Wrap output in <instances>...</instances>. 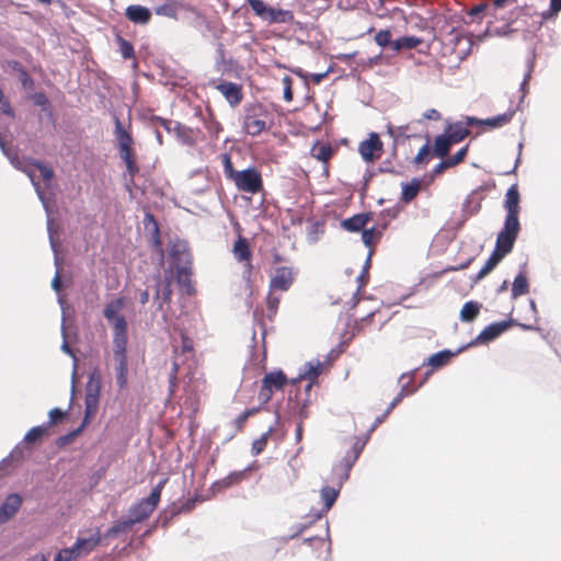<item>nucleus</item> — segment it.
Masks as SVG:
<instances>
[{
    "mask_svg": "<svg viewBox=\"0 0 561 561\" xmlns=\"http://www.w3.org/2000/svg\"><path fill=\"white\" fill-rule=\"evenodd\" d=\"M514 114H515L514 111H510V112H506V113H503V114H500L497 116L486 118V119L469 118L468 123L470 125H472V124L484 125V126L490 127L491 129H495V128H501V127L507 125L512 121Z\"/></svg>",
    "mask_w": 561,
    "mask_h": 561,
    "instance_id": "16",
    "label": "nucleus"
},
{
    "mask_svg": "<svg viewBox=\"0 0 561 561\" xmlns=\"http://www.w3.org/2000/svg\"><path fill=\"white\" fill-rule=\"evenodd\" d=\"M124 308L123 298H117L115 300L110 301L103 311V314L107 321H112L116 317L121 316L119 311Z\"/></svg>",
    "mask_w": 561,
    "mask_h": 561,
    "instance_id": "37",
    "label": "nucleus"
},
{
    "mask_svg": "<svg viewBox=\"0 0 561 561\" xmlns=\"http://www.w3.org/2000/svg\"><path fill=\"white\" fill-rule=\"evenodd\" d=\"M31 165L35 168L37 171H39L41 176L47 184L50 183V181L54 178V170L50 167L39 161H33Z\"/></svg>",
    "mask_w": 561,
    "mask_h": 561,
    "instance_id": "48",
    "label": "nucleus"
},
{
    "mask_svg": "<svg viewBox=\"0 0 561 561\" xmlns=\"http://www.w3.org/2000/svg\"><path fill=\"white\" fill-rule=\"evenodd\" d=\"M241 264L243 265L242 277L247 284L249 291L252 293L255 284V276L259 274V271L252 264V260L242 262Z\"/></svg>",
    "mask_w": 561,
    "mask_h": 561,
    "instance_id": "32",
    "label": "nucleus"
},
{
    "mask_svg": "<svg viewBox=\"0 0 561 561\" xmlns=\"http://www.w3.org/2000/svg\"><path fill=\"white\" fill-rule=\"evenodd\" d=\"M407 130H408V126H399V127H394L392 125L388 126V134L393 138L394 144H397L399 141V138L401 136H404Z\"/></svg>",
    "mask_w": 561,
    "mask_h": 561,
    "instance_id": "55",
    "label": "nucleus"
},
{
    "mask_svg": "<svg viewBox=\"0 0 561 561\" xmlns=\"http://www.w3.org/2000/svg\"><path fill=\"white\" fill-rule=\"evenodd\" d=\"M167 481V478L161 480L151 490V493L148 497L141 499L138 503L134 504L129 508V518L134 524L144 522L153 513L161 500L162 490Z\"/></svg>",
    "mask_w": 561,
    "mask_h": 561,
    "instance_id": "4",
    "label": "nucleus"
},
{
    "mask_svg": "<svg viewBox=\"0 0 561 561\" xmlns=\"http://www.w3.org/2000/svg\"><path fill=\"white\" fill-rule=\"evenodd\" d=\"M411 380H412V377L408 376V375H402L400 377V382L402 383V388H401L400 392L396 396V398L391 401L388 409L385 411V416H388L389 413L392 411V409H394V407H397L402 401V399L404 397L414 392L415 389H410V390L407 389V387L411 382Z\"/></svg>",
    "mask_w": 561,
    "mask_h": 561,
    "instance_id": "24",
    "label": "nucleus"
},
{
    "mask_svg": "<svg viewBox=\"0 0 561 561\" xmlns=\"http://www.w3.org/2000/svg\"><path fill=\"white\" fill-rule=\"evenodd\" d=\"M374 42L382 49L389 48L393 53L392 32L390 28H381L375 33Z\"/></svg>",
    "mask_w": 561,
    "mask_h": 561,
    "instance_id": "31",
    "label": "nucleus"
},
{
    "mask_svg": "<svg viewBox=\"0 0 561 561\" xmlns=\"http://www.w3.org/2000/svg\"><path fill=\"white\" fill-rule=\"evenodd\" d=\"M81 558L75 546L58 551L54 561H79Z\"/></svg>",
    "mask_w": 561,
    "mask_h": 561,
    "instance_id": "45",
    "label": "nucleus"
},
{
    "mask_svg": "<svg viewBox=\"0 0 561 561\" xmlns=\"http://www.w3.org/2000/svg\"><path fill=\"white\" fill-rule=\"evenodd\" d=\"M280 304V297L275 295V291H270L266 297L267 318L272 320L277 313Z\"/></svg>",
    "mask_w": 561,
    "mask_h": 561,
    "instance_id": "42",
    "label": "nucleus"
},
{
    "mask_svg": "<svg viewBox=\"0 0 561 561\" xmlns=\"http://www.w3.org/2000/svg\"><path fill=\"white\" fill-rule=\"evenodd\" d=\"M451 146H454L450 140L445 136V134L439 135L434 140V153L439 158H445Z\"/></svg>",
    "mask_w": 561,
    "mask_h": 561,
    "instance_id": "35",
    "label": "nucleus"
},
{
    "mask_svg": "<svg viewBox=\"0 0 561 561\" xmlns=\"http://www.w3.org/2000/svg\"><path fill=\"white\" fill-rule=\"evenodd\" d=\"M232 254L238 263L252 260V251L247 238L239 236L232 247Z\"/></svg>",
    "mask_w": 561,
    "mask_h": 561,
    "instance_id": "20",
    "label": "nucleus"
},
{
    "mask_svg": "<svg viewBox=\"0 0 561 561\" xmlns=\"http://www.w3.org/2000/svg\"><path fill=\"white\" fill-rule=\"evenodd\" d=\"M283 83H284V99L287 102H290L293 100V90H291V79H290V77L286 76L283 79Z\"/></svg>",
    "mask_w": 561,
    "mask_h": 561,
    "instance_id": "60",
    "label": "nucleus"
},
{
    "mask_svg": "<svg viewBox=\"0 0 561 561\" xmlns=\"http://www.w3.org/2000/svg\"><path fill=\"white\" fill-rule=\"evenodd\" d=\"M468 148H469V146L466 145L460 150H458L454 156L447 158V160L450 163L451 168L460 164L465 160V158H466V156L468 153Z\"/></svg>",
    "mask_w": 561,
    "mask_h": 561,
    "instance_id": "53",
    "label": "nucleus"
},
{
    "mask_svg": "<svg viewBox=\"0 0 561 561\" xmlns=\"http://www.w3.org/2000/svg\"><path fill=\"white\" fill-rule=\"evenodd\" d=\"M469 135V129L462 123H456L450 125L445 136L450 140L453 145L459 144Z\"/></svg>",
    "mask_w": 561,
    "mask_h": 561,
    "instance_id": "22",
    "label": "nucleus"
},
{
    "mask_svg": "<svg viewBox=\"0 0 561 561\" xmlns=\"http://www.w3.org/2000/svg\"><path fill=\"white\" fill-rule=\"evenodd\" d=\"M451 355L453 354L449 351L438 352L428 358L427 364L430 366H432L433 368L443 367L444 365H446L448 363Z\"/></svg>",
    "mask_w": 561,
    "mask_h": 561,
    "instance_id": "43",
    "label": "nucleus"
},
{
    "mask_svg": "<svg viewBox=\"0 0 561 561\" xmlns=\"http://www.w3.org/2000/svg\"><path fill=\"white\" fill-rule=\"evenodd\" d=\"M134 523L130 520V518L126 520L116 522L112 527H110L106 533L104 534L105 538H115L121 533L128 531Z\"/></svg>",
    "mask_w": 561,
    "mask_h": 561,
    "instance_id": "38",
    "label": "nucleus"
},
{
    "mask_svg": "<svg viewBox=\"0 0 561 561\" xmlns=\"http://www.w3.org/2000/svg\"><path fill=\"white\" fill-rule=\"evenodd\" d=\"M101 541L102 535L98 528L95 530H90V535L88 537H78L73 546L82 559L94 551L100 546Z\"/></svg>",
    "mask_w": 561,
    "mask_h": 561,
    "instance_id": "11",
    "label": "nucleus"
},
{
    "mask_svg": "<svg viewBox=\"0 0 561 561\" xmlns=\"http://www.w3.org/2000/svg\"><path fill=\"white\" fill-rule=\"evenodd\" d=\"M114 359L117 363V366H116L117 385L119 388H125L127 385V374H128L127 356H114Z\"/></svg>",
    "mask_w": 561,
    "mask_h": 561,
    "instance_id": "30",
    "label": "nucleus"
},
{
    "mask_svg": "<svg viewBox=\"0 0 561 561\" xmlns=\"http://www.w3.org/2000/svg\"><path fill=\"white\" fill-rule=\"evenodd\" d=\"M504 209L506 210L504 226L496 237L493 252L477 275L478 279L485 277L513 250L520 231L518 219L520 194L516 183L511 185L505 194Z\"/></svg>",
    "mask_w": 561,
    "mask_h": 561,
    "instance_id": "1",
    "label": "nucleus"
},
{
    "mask_svg": "<svg viewBox=\"0 0 561 561\" xmlns=\"http://www.w3.org/2000/svg\"><path fill=\"white\" fill-rule=\"evenodd\" d=\"M382 237V230H378L375 227L371 228H364L362 231V240L364 244L369 248V255L373 254L374 248L376 244L380 241ZM370 259V256H368ZM369 263V260H367V264Z\"/></svg>",
    "mask_w": 561,
    "mask_h": 561,
    "instance_id": "21",
    "label": "nucleus"
},
{
    "mask_svg": "<svg viewBox=\"0 0 561 561\" xmlns=\"http://www.w3.org/2000/svg\"><path fill=\"white\" fill-rule=\"evenodd\" d=\"M125 16L134 24L146 25L151 20V11L140 4H131L125 9Z\"/></svg>",
    "mask_w": 561,
    "mask_h": 561,
    "instance_id": "13",
    "label": "nucleus"
},
{
    "mask_svg": "<svg viewBox=\"0 0 561 561\" xmlns=\"http://www.w3.org/2000/svg\"><path fill=\"white\" fill-rule=\"evenodd\" d=\"M267 112L262 105H253L245 110L242 127L245 134L250 136H259L267 126Z\"/></svg>",
    "mask_w": 561,
    "mask_h": 561,
    "instance_id": "5",
    "label": "nucleus"
},
{
    "mask_svg": "<svg viewBox=\"0 0 561 561\" xmlns=\"http://www.w3.org/2000/svg\"><path fill=\"white\" fill-rule=\"evenodd\" d=\"M34 103L38 106H46L48 104V99L46 98L45 93H35L33 95Z\"/></svg>",
    "mask_w": 561,
    "mask_h": 561,
    "instance_id": "64",
    "label": "nucleus"
},
{
    "mask_svg": "<svg viewBox=\"0 0 561 561\" xmlns=\"http://www.w3.org/2000/svg\"><path fill=\"white\" fill-rule=\"evenodd\" d=\"M251 469L252 467H248L240 471H233L224 479H221L218 482V484L221 485L222 488H230L232 485L239 484L249 478V472L251 471Z\"/></svg>",
    "mask_w": 561,
    "mask_h": 561,
    "instance_id": "27",
    "label": "nucleus"
},
{
    "mask_svg": "<svg viewBox=\"0 0 561 561\" xmlns=\"http://www.w3.org/2000/svg\"><path fill=\"white\" fill-rule=\"evenodd\" d=\"M22 503L23 499L20 494H9L0 506V525L12 519L21 508Z\"/></svg>",
    "mask_w": 561,
    "mask_h": 561,
    "instance_id": "12",
    "label": "nucleus"
},
{
    "mask_svg": "<svg viewBox=\"0 0 561 561\" xmlns=\"http://www.w3.org/2000/svg\"><path fill=\"white\" fill-rule=\"evenodd\" d=\"M115 39L122 57L124 59H135V49L133 44L125 39L122 35H116Z\"/></svg>",
    "mask_w": 561,
    "mask_h": 561,
    "instance_id": "40",
    "label": "nucleus"
},
{
    "mask_svg": "<svg viewBox=\"0 0 561 561\" xmlns=\"http://www.w3.org/2000/svg\"><path fill=\"white\" fill-rule=\"evenodd\" d=\"M424 43V39L414 35H404L394 39L393 53L401 54L407 50L415 49L417 46Z\"/></svg>",
    "mask_w": 561,
    "mask_h": 561,
    "instance_id": "19",
    "label": "nucleus"
},
{
    "mask_svg": "<svg viewBox=\"0 0 561 561\" xmlns=\"http://www.w3.org/2000/svg\"><path fill=\"white\" fill-rule=\"evenodd\" d=\"M83 428H84V424H81L78 428L73 430L72 432L60 436L57 439V445L59 447H65L66 445L70 444L78 435L81 434Z\"/></svg>",
    "mask_w": 561,
    "mask_h": 561,
    "instance_id": "50",
    "label": "nucleus"
},
{
    "mask_svg": "<svg viewBox=\"0 0 561 561\" xmlns=\"http://www.w3.org/2000/svg\"><path fill=\"white\" fill-rule=\"evenodd\" d=\"M287 383V377L282 370L266 374L262 379V385L257 393V400L261 405L266 404L275 391L282 390Z\"/></svg>",
    "mask_w": 561,
    "mask_h": 561,
    "instance_id": "7",
    "label": "nucleus"
},
{
    "mask_svg": "<svg viewBox=\"0 0 561 561\" xmlns=\"http://www.w3.org/2000/svg\"><path fill=\"white\" fill-rule=\"evenodd\" d=\"M298 271L293 266L276 267L271 275L268 289L270 291H287L291 287Z\"/></svg>",
    "mask_w": 561,
    "mask_h": 561,
    "instance_id": "8",
    "label": "nucleus"
},
{
    "mask_svg": "<svg viewBox=\"0 0 561 561\" xmlns=\"http://www.w3.org/2000/svg\"><path fill=\"white\" fill-rule=\"evenodd\" d=\"M172 288H171V279L165 278L164 282L159 279V286L156 291V299L160 300L158 304V309H162L164 304H169L171 301Z\"/></svg>",
    "mask_w": 561,
    "mask_h": 561,
    "instance_id": "23",
    "label": "nucleus"
},
{
    "mask_svg": "<svg viewBox=\"0 0 561 561\" xmlns=\"http://www.w3.org/2000/svg\"><path fill=\"white\" fill-rule=\"evenodd\" d=\"M19 72H20V81H21L22 85L24 88H32L34 84V81L31 78V76L27 73V71L23 67H20Z\"/></svg>",
    "mask_w": 561,
    "mask_h": 561,
    "instance_id": "58",
    "label": "nucleus"
},
{
    "mask_svg": "<svg viewBox=\"0 0 561 561\" xmlns=\"http://www.w3.org/2000/svg\"><path fill=\"white\" fill-rule=\"evenodd\" d=\"M481 307H482V305L478 301H473V300L467 301L460 310V314H459L460 320L462 322H471V321L476 320L480 313Z\"/></svg>",
    "mask_w": 561,
    "mask_h": 561,
    "instance_id": "25",
    "label": "nucleus"
},
{
    "mask_svg": "<svg viewBox=\"0 0 561 561\" xmlns=\"http://www.w3.org/2000/svg\"><path fill=\"white\" fill-rule=\"evenodd\" d=\"M375 14L378 19H391L397 11H401L399 8H394L392 12L385 8V0H377L374 2Z\"/></svg>",
    "mask_w": 561,
    "mask_h": 561,
    "instance_id": "47",
    "label": "nucleus"
},
{
    "mask_svg": "<svg viewBox=\"0 0 561 561\" xmlns=\"http://www.w3.org/2000/svg\"><path fill=\"white\" fill-rule=\"evenodd\" d=\"M232 182L238 191L252 195L260 193L264 187L260 171L253 167L236 173Z\"/></svg>",
    "mask_w": 561,
    "mask_h": 561,
    "instance_id": "6",
    "label": "nucleus"
},
{
    "mask_svg": "<svg viewBox=\"0 0 561 561\" xmlns=\"http://www.w3.org/2000/svg\"><path fill=\"white\" fill-rule=\"evenodd\" d=\"M0 112L8 116H13L14 112L10 105V102L5 99L3 91L0 89Z\"/></svg>",
    "mask_w": 561,
    "mask_h": 561,
    "instance_id": "56",
    "label": "nucleus"
},
{
    "mask_svg": "<svg viewBox=\"0 0 561 561\" xmlns=\"http://www.w3.org/2000/svg\"><path fill=\"white\" fill-rule=\"evenodd\" d=\"M423 118L437 122L442 118V114L435 108H430L423 113Z\"/></svg>",
    "mask_w": 561,
    "mask_h": 561,
    "instance_id": "63",
    "label": "nucleus"
},
{
    "mask_svg": "<svg viewBox=\"0 0 561 561\" xmlns=\"http://www.w3.org/2000/svg\"><path fill=\"white\" fill-rule=\"evenodd\" d=\"M146 219H148L149 221H151L153 224L154 244L157 247H160L161 241H160V231H159L158 222L156 221L153 215H151V214H147Z\"/></svg>",
    "mask_w": 561,
    "mask_h": 561,
    "instance_id": "61",
    "label": "nucleus"
},
{
    "mask_svg": "<svg viewBox=\"0 0 561 561\" xmlns=\"http://www.w3.org/2000/svg\"><path fill=\"white\" fill-rule=\"evenodd\" d=\"M110 322L113 324L114 333H127V321L124 316H118Z\"/></svg>",
    "mask_w": 561,
    "mask_h": 561,
    "instance_id": "54",
    "label": "nucleus"
},
{
    "mask_svg": "<svg viewBox=\"0 0 561 561\" xmlns=\"http://www.w3.org/2000/svg\"><path fill=\"white\" fill-rule=\"evenodd\" d=\"M99 397H100L99 388L94 389L93 391L91 389H88L85 398H84V404H85L84 419L82 421V424H84V427L88 425L91 417H93L95 415V413L98 412Z\"/></svg>",
    "mask_w": 561,
    "mask_h": 561,
    "instance_id": "18",
    "label": "nucleus"
},
{
    "mask_svg": "<svg viewBox=\"0 0 561 561\" xmlns=\"http://www.w3.org/2000/svg\"><path fill=\"white\" fill-rule=\"evenodd\" d=\"M431 158V146L430 141L423 145L416 156L413 159V164L416 167L426 165Z\"/></svg>",
    "mask_w": 561,
    "mask_h": 561,
    "instance_id": "44",
    "label": "nucleus"
},
{
    "mask_svg": "<svg viewBox=\"0 0 561 561\" xmlns=\"http://www.w3.org/2000/svg\"><path fill=\"white\" fill-rule=\"evenodd\" d=\"M491 10V7L486 3H480L474 7H472L468 14L472 18H479L481 19L482 14L486 11Z\"/></svg>",
    "mask_w": 561,
    "mask_h": 561,
    "instance_id": "57",
    "label": "nucleus"
},
{
    "mask_svg": "<svg viewBox=\"0 0 561 561\" xmlns=\"http://www.w3.org/2000/svg\"><path fill=\"white\" fill-rule=\"evenodd\" d=\"M181 340H182V343H181V352L183 354L185 353H192L194 347H193V341L184 333H181Z\"/></svg>",
    "mask_w": 561,
    "mask_h": 561,
    "instance_id": "59",
    "label": "nucleus"
},
{
    "mask_svg": "<svg viewBox=\"0 0 561 561\" xmlns=\"http://www.w3.org/2000/svg\"><path fill=\"white\" fill-rule=\"evenodd\" d=\"M49 425H38L34 426L26 432L24 435V443L27 445H35L42 442L43 437L48 435Z\"/></svg>",
    "mask_w": 561,
    "mask_h": 561,
    "instance_id": "26",
    "label": "nucleus"
},
{
    "mask_svg": "<svg viewBox=\"0 0 561 561\" xmlns=\"http://www.w3.org/2000/svg\"><path fill=\"white\" fill-rule=\"evenodd\" d=\"M510 327L511 322L508 321L491 323L481 331L477 340L482 343L492 341L496 339L499 335H501L503 332H505Z\"/></svg>",
    "mask_w": 561,
    "mask_h": 561,
    "instance_id": "17",
    "label": "nucleus"
},
{
    "mask_svg": "<svg viewBox=\"0 0 561 561\" xmlns=\"http://www.w3.org/2000/svg\"><path fill=\"white\" fill-rule=\"evenodd\" d=\"M67 415V412L59 408H54L49 411V421L45 425H49V428L58 423H61Z\"/></svg>",
    "mask_w": 561,
    "mask_h": 561,
    "instance_id": "49",
    "label": "nucleus"
},
{
    "mask_svg": "<svg viewBox=\"0 0 561 561\" xmlns=\"http://www.w3.org/2000/svg\"><path fill=\"white\" fill-rule=\"evenodd\" d=\"M358 152L367 163L379 160L383 153V142L377 133H370L368 138L358 144Z\"/></svg>",
    "mask_w": 561,
    "mask_h": 561,
    "instance_id": "9",
    "label": "nucleus"
},
{
    "mask_svg": "<svg viewBox=\"0 0 561 561\" xmlns=\"http://www.w3.org/2000/svg\"><path fill=\"white\" fill-rule=\"evenodd\" d=\"M339 491L331 486H324L321 490V499L323 501V511L328 512L335 503Z\"/></svg>",
    "mask_w": 561,
    "mask_h": 561,
    "instance_id": "39",
    "label": "nucleus"
},
{
    "mask_svg": "<svg viewBox=\"0 0 561 561\" xmlns=\"http://www.w3.org/2000/svg\"><path fill=\"white\" fill-rule=\"evenodd\" d=\"M273 432H274V428L270 427L265 433H263L257 439H255L252 443L251 453L253 456H259L260 454H262L264 451Z\"/></svg>",
    "mask_w": 561,
    "mask_h": 561,
    "instance_id": "36",
    "label": "nucleus"
},
{
    "mask_svg": "<svg viewBox=\"0 0 561 561\" xmlns=\"http://www.w3.org/2000/svg\"><path fill=\"white\" fill-rule=\"evenodd\" d=\"M529 291V285L526 277V274L520 272L514 279L512 287V296L513 298H517L519 296L526 295Z\"/></svg>",
    "mask_w": 561,
    "mask_h": 561,
    "instance_id": "33",
    "label": "nucleus"
},
{
    "mask_svg": "<svg viewBox=\"0 0 561 561\" xmlns=\"http://www.w3.org/2000/svg\"><path fill=\"white\" fill-rule=\"evenodd\" d=\"M210 84L218 90L231 107H237L243 100L242 85L230 81H211Z\"/></svg>",
    "mask_w": 561,
    "mask_h": 561,
    "instance_id": "10",
    "label": "nucleus"
},
{
    "mask_svg": "<svg viewBox=\"0 0 561 561\" xmlns=\"http://www.w3.org/2000/svg\"><path fill=\"white\" fill-rule=\"evenodd\" d=\"M253 13L267 24H291L295 21V14L291 10L276 8L267 4L263 0H247Z\"/></svg>",
    "mask_w": 561,
    "mask_h": 561,
    "instance_id": "3",
    "label": "nucleus"
},
{
    "mask_svg": "<svg viewBox=\"0 0 561 561\" xmlns=\"http://www.w3.org/2000/svg\"><path fill=\"white\" fill-rule=\"evenodd\" d=\"M370 220V213H362L342 220L341 227L348 232H362Z\"/></svg>",
    "mask_w": 561,
    "mask_h": 561,
    "instance_id": "15",
    "label": "nucleus"
},
{
    "mask_svg": "<svg viewBox=\"0 0 561 561\" xmlns=\"http://www.w3.org/2000/svg\"><path fill=\"white\" fill-rule=\"evenodd\" d=\"M420 190L421 181L419 179H413L409 183H402L401 202L405 204L412 202L417 196Z\"/></svg>",
    "mask_w": 561,
    "mask_h": 561,
    "instance_id": "28",
    "label": "nucleus"
},
{
    "mask_svg": "<svg viewBox=\"0 0 561 561\" xmlns=\"http://www.w3.org/2000/svg\"><path fill=\"white\" fill-rule=\"evenodd\" d=\"M128 335L127 333H114L113 334V344H114V356H126V346H127Z\"/></svg>",
    "mask_w": 561,
    "mask_h": 561,
    "instance_id": "41",
    "label": "nucleus"
},
{
    "mask_svg": "<svg viewBox=\"0 0 561 561\" xmlns=\"http://www.w3.org/2000/svg\"><path fill=\"white\" fill-rule=\"evenodd\" d=\"M222 164H224V172H225L226 178L232 181L236 176V173H238L239 171H237L233 168V163H232L229 154H227V153L222 154Z\"/></svg>",
    "mask_w": 561,
    "mask_h": 561,
    "instance_id": "51",
    "label": "nucleus"
},
{
    "mask_svg": "<svg viewBox=\"0 0 561 561\" xmlns=\"http://www.w3.org/2000/svg\"><path fill=\"white\" fill-rule=\"evenodd\" d=\"M260 411V408H251L243 411L236 420H234V426L238 432H242L244 428V425L250 416H253Z\"/></svg>",
    "mask_w": 561,
    "mask_h": 561,
    "instance_id": "46",
    "label": "nucleus"
},
{
    "mask_svg": "<svg viewBox=\"0 0 561 561\" xmlns=\"http://www.w3.org/2000/svg\"><path fill=\"white\" fill-rule=\"evenodd\" d=\"M322 370V364L318 360L316 364L308 363L305 367V371L299 376L300 378L308 380L306 390H310L313 381L319 377Z\"/></svg>",
    "mask_w": 561,
    "mask_h": 561,
    "instance_id": "29",
    "label": "nucleus"
},
{
    "mask_svg": "<svg viewBox=\"0 0 561 561\" xmlns=\"http://www.w3.org/2000/svg\"><path fill=\"white\" fill-rule=\"evenodd\" d=\"M178 373H179V364L173 362L172 369L169 374V392L170 396H173L175 392V388L178 386Z\"/></svg>",
    "mask_w": 561,
    "mask_h": 561,
    "instance_id": "52",
    "label": "nucleus"
},
{
    "mask_svg": "<svg viewBox=\"0 0 561 561\" xmlns=\"http://www.w3.org/2000/svg\"><path fill=\"white\" fill-rule=\"evenodd\" d=\"M115 138L121 159L125 162L127 172L134 178L139 172L136 152L134 150V139L131 133L124 127L117 116H115Z\"/></svg>",
    "mask_w": 561,
    "mask_h": 561,
    "instance_id": "2",
    "label": "nucleus"
},
{
    "mask_svg": "<svg viewBox=\"0 0 561 561\" xmlns=\"http://www.w3.org/2000/svg\"><path fill=\"white\" fill-rule=\"evenodd\" d=\"M336 153V148H334L330 142H323V141H317L310 150L311 157L317 159L318 161L322 162L325 165V170L328 169L327 165L329 161L332 159V157Z\"/></svg>",
    "mask_w": 561,
    "mask_h": 561,
    "instance_id": "14",
    "label": "nucleus"
},
{
    "mask_svg": "<svg viewBox=\"0 0 561 561\" xmlns=\"http://www.w3.org/2000/svg\"><path fill=\"white\" fill-rule=\"evenodd\" d=\"M561 11V0H550L549 13H543V18L553 16Z\"/></svg>",
    "mask_w": 561,
    "mask_h": 561,
    "instance_id": "62",
    "label": "nucleus"
},
{
    "mask_svg": "<svg viewBox=\"0 0 561 561\" xmlns=\"http://www.w3.org/2000/svg\"><path fill=\"white\" fill-rule=\"evenodd\" d=\"M156 14L176 19L179 12V4L175 0H165L162 4L156 9Z\"/></svg>",
    "mask_w": 561,
    "mask_h": 561,
    "instance_id": "34",
    "label": "nucleus"
}]
</instances>
